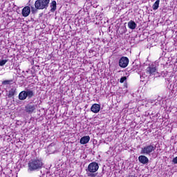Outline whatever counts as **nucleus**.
I'll return each instance as SVG.
<instances>
[{
	"mask_svg": "<svg viewBox=\"0 0 177 177\" xmlns=\"http://www.w3.org/2000/svg\"><path fill=\"white\" fill-rule=\"evenodd\" d=\"M48 149H50V146L48 147Z\"/></svg>",
	"mask_w": 177,
	"mask_h": 177,
	"instance_id": "obj_23",
	"label": "nucleus"
},
{
	"mask_svg": "<svg viewBox=\"0 0 177 177\" xmlns=\"http://www.w3.org/2000/svg\"><path fill=\"white\" fill-rule=\"evenodd\" d=\"M138 161L140 162V164H149V158L147 157L145 155H141L138 157Z\"/></svg>",
	"mask_w": 177,
	"mask_h": 177,
	"instance_id": "obj_8",
	"label": "nucleus"
},
{
	"mask_svg": "<svg viewBox=\"0 0 177 177\" xmlns=\"http://www.w3.org/2000/svg\"><path fill=\"white\" fill-rule=\"evenodd\" d=\"M156 147L154 145H149L141 148L140 154L144 156H150L151 153L156 151Z\"/></svg>",
	"mask_w": 177,
	"mask_h": 177,
	"instance_id": "obj_2",
	"label": "nucleus"
},
{
	"mask_svg": "<svg viewBox=\"0 0 177 177\" xmlns=\"http://www.w3.org/2000/svg\"><path fill=\"white\" fill-rule=\"evenodd\" d=\"M98 169L99 164H97L96 162H93L88 165L86 171H88V172H97Z\"/></svg>",
	"mask_w": 177,
	"mask_h": 177,
	"instance_id": "obj_4",
	"label": "nucleus"
},
{
	"mask_svg": "<svg viewBox=\"0 0 177 177\" xmlns=\"http://www.w3.org/2000/svg\"><path fill=\"white\" fill-rule=\"evenodd\" d=\"M86 171L88 177H97V173L91 172L88 171Z\"/></svg>",
	"mask_w": 177,
	"mask_h": 177,
	"instance_id": "obj_18",
	"label": "nucleus"
},
{
	"mask_svg": "<svg viewBox=\"0 0 177 177\" xmlns=\"http://www.w3.org/2000/svg\"><path fill=\"white\" fill-rule=\"evenodd\" d=\"M35 110H37V105L32 103H30L25 106V111L28 114H32Z\"/></svg>",
	"mask_w": 177,
	"mask_h": 177,
	"instance_id": "obj_5",
	"label": "nucleus"
},
{
	"mask_svg": "<svg viewBox=\"0 0 177 177\" xmlns=\"http://www.w3.org/2000/svg\"><path fill=\"white\" fill-rule=\"evenodd\" d=\"M91 110L93 113H97L100 111V104H94L92 105Z\"/></svg>",
	"mask_w": 177,
	"mask_h": 177,
	"instance_id": "obj_11",
	"label": "nucleus"
},
{
	"mask_svg": "<svg viewBox=\"0 0 177 177\" xmlns=\"http://www.w3.org/2000/svg\"><path fill=\"white\" fill-rule=\"evenodd\" d=\"M30 12H31V10L30 7L26 6L22 9V15L24 16V17H28Z\"/></svg>",
	"mask_w": 177,
	"mask_h": 177,
	"instance_id": "obj_9",
	"label": "nucleus"
},
{
	"mask_svg": "<svg viewBox=\"0 0 177 177\" xmlns=\"http://www.w3.org/2000/svg\"><path fill=\"white\" fill-rule=\"evenodd\" d=\"M50 12H55L56 10V1H53L50 3Z\"/></svg>",
	"mask_w": 177,
	"mask_h": 177,
	"instance_id": "obj_17",
	"label": "nucleus"
},
{
	"mask_svg": "<svg viewBox=\"0 0 177 177\" xmlns=\"http://www.w3.org/2000/svg\"><path fill=\"white\" fill-rule=\"evenodd\" d=\"M19 100H26L27 99L26 91H23L19 94Z\"/></svg>",
	"mask_w": 177,
	"mask_h": 177,
	"instance_id": "obj_13",
	"label": "nucleus"
},
{
	"mask_svg": "<svg viewBox=\"0 0 177 177\" xmlns=\"http://www.w3.org/2000/svg\"><path fill=\"white\" fill-rule=\"evenodd\" d=\"M128 27L130 28V30H135V28L137 27L136 23L131 20L128 22Z\"/></svg>",
	"mask_w": 177,
	"mask_h": 177,
	"instance_id": "obj_14",
	"label": "nucleus"
},
{
	"mask_svg": "<svg viewBox=\"0 0 177 177\" xmlns=\"http://www.w3.org/2000/svg\"><path fill=\"white\" fill-rule=\"evenodd\" d=\"M128 64H129V59H128L127 57H122L119 60V66L122 68L128 67Z\"/></svg>",
	"mask_w": 177,
	"mask_h": 177,
	"instance_id": "obj_6",
	"label": "nucleus"
},
{
	"mask_svg": "<svg viewBox=\"0 0 177 177\" xmlns=\"http://www.w3.org/2000/svg\"><path fill=\"white\" fill-rule=\"evenodd\" d=\"M89 140H91V137H89V136H83L80 140V144L86 145V143H89Z\"/></svg>",
	"mask_w": 177,
	"mask_h": 177,
	"instance_id": "obj_10",
	"label": "nucleus"
},
{
	"mask_svg": "<svg viewBox=\"0 0 177 177\" xmlns=\"http://www.w3.org/2000/svg\"><path fill=\"white\" fill-rule=\"evenodd\" d=\"M34 96V91L31 90H27L26 91V97H28L29 99H31Z\"/></svg>",
	"mask_w": 177,
	"mask_h": 177,
	"instance_id": "obj_16",
	"label": "nucleus"
},
{
	"mask_svg": "<svg viewBox=\"0 0 177 177\" xmlns=\"http://www.w3.org/2000/svg\"><path fill=\"white\" fill-rule=\"evenodd\" d=\"M125 81H127V77H125V76L122 77L120 78V84H124V82H125Z\"/></svg>",
	"mask_w": 177,
	"mask_h": 177,
	"instance_id": "obj_20",
	"label": "nucleus"
},
{
	"mask_svg": "<svg viewBox=\"0 0 177 177\" xmlns=\"http://www.w3.org/2000/svg\"><path fill=\"white\" fill-rule=\"evenodd\" d=\"M6 63H8V59H2L0 60V66H5L6 64Z\"/></svg>",
	"mask_w": 177,
	"mask_h": 177,
	"instance_id": "obj_19",
	"label": "nucleus"
},
{
	"mask_svg": "<svg viewBox=\"0 0 177 177\" xmlns=\"http://www.w3.org/2000/svg\"><path fill=\"white\" fill-rule=\"evenodd\" d=\"M147 74L150 75H156L157 74V68L154 66H151L146 69Z\"/></svg>",
	"mask_w": 177,
	"mask_h": 177,
	"instance_id": "obj_7",
	"label": "nucleus"
},
{
	"mask_svg": "<svg viewBox=\"0 0 177 177\" xmlns=\"http://www.w3.org/2000/svg\"><path fill=\"white\" fill-rule=\"evenodd\" d=\"M29 171H37L44 167V162L41 158H35L29 161L28 164Z\"/></svg>",
	"mask_w": 177,
	"mask_h": 177,
	"instance_id": "obj_1",
	"label": "nucleus"
},
{
	"mask_svg": "<svg viewBox=\"0 0 177 177\" xmlns=\"http://www.w3.org/2000/svg\"><path fill=\"white\" fill-rule=\"evenodd\" d=\"M17 89L16 88L13 87L10 88V90L8 91V97H13L15 95H17Z\"/></svg>",
	"mask_w": 177,
	"mask_h": 177,
	"instance_id": "obj_12",
	"label": "nucleus"
},
{
	"mask_svg": "<svg viewBox=\"0 0 177 177\" xmlns=\"http://www.w3.org/2000/svg\"><path fill=\"white\" fill-rule=\"evenodd\" d=\"M160 6V0H157L152 6V9L153 10H157Z\"/></svg>",
	"mask_w": 177,
	"mask_h": 177,
	"instance_id": "obj_15",
	"label": "nucleus"
},
{
	"mask_svg": "<svg viewBox=\"0 0 177 177\" xmlns=\"http://www.w3.org/2000/svg\"><path fill=\"white\" fill-rule=\"evenodd\" d=\"M49 2H50V0H37L35 3V8L39 10L46 9L49 6Z\"/></svg>",
	"mask_w": 177,
	"mask_h": 177,
	"instance_id": "obj_3",
	"label": "nucleus"
},
{
	"mask_svg": "<svg viewBox=\"0 0 177 177\" xmlns=\"http://www.w3.org/2000/svg\"><path fill=\"white\" fill-rule=\"evenodd\" d=\"M172 162H174V164H177V156L173 158Z\"/></svg>",
	"mask_w": 177,
	"mask_h": 177,
	"instance_id": "obj_22",
	"label": "nucleus"
},
{
	"mask_svg": "<svg viewBox=\"0 0 177 177\" xmlns=\"http://www.w3.org/2000/svg\"><path fill=\"white\" fill-rule=\"evenodd\" d=\"M9 84H10V80H5L3 82V85H9Z\"/></svg>",
	"mask_w": 177,
	"mask_h": 177,
	"instance_id": "obj_21",
	"label": "nucleus"
}]
</instances>
